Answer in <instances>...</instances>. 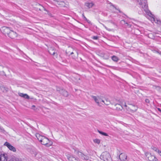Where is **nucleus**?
<instances>
[{"label":"nucleus","instance_id":"nucleus-1","mask_svg":"<svg viewBox=\"0 0 161 161\" xmlns=\"http://www.w3.org/2000/svg\"><path fill=\"white\" fill-rule=\"evenodd\" d=\"M66 53L73 59L77 61L78 58V50L75 48L69 47L66 50Z\"/></svg>","mask_w":161,"mask_h":161},{"label":"nucleus","instance_id":"nucleus-2","mask_svg":"<svg viewBox=\"0 0 161 161\" xmlns=\"http://www.w3.org/2000/svg\"><path fill=\"white\" fill-rule=\"evenodd\" d=\"M36 136L42 144L46 145L47 147H49L52 144V142L49 141V139L46 137L41 136L38 133H36Z\"/></svg>","mask_w":161,"mask_h":161},{"label":"nucleus","instance_id":"nucleus-3","mask_svg":"<svg viewBox=\"0 0 161 161\" xmlns=\"http://www.w3.org/2000/svg\"><path fill=\"white\" fill-rule=\"evenodd\" d=\"M124 106L126 110L131 112H135L138 109L137 106L128 103H125Z\"/></svg>","mask_w":161,"mask_h":161},{"label":"nucleus","instance_id":"nucleus-4","mask_svg":"<svg viewBox=\"0 0 161 161\" xmlns=\"http://www.w3.org/2000/svg\"><path fill=\"white\" fill-rule=\"evenodd\" d=\"M100 158L104 161H112V160L111 155L107 151L103 152L100 156Z\"/></svg>","mask_w":161,"mask_h":161},{"label":"nucleus","instance_id":"nucleus-5","mask_svg":"<svg viewBox=\"0 0 161 161\" xmlns=\"http://www.w3.org/2000/svg\"><path fill=\"white\" fill-rule=\"evenodd\" d=\"M48 52L50 54L53 56L54 59L57 58H58V53L57 50L53 47H51L48 49Z\"/></svg>","mask_w":161,"mask_h":161},{"label":"nucleus","instance_id":"nucleus-6","mask_svg":"<svg viewBox=\"0 0 161 161\" xmlns=\"http://www.w3.org/2000/svg\"><path fill=\"white\" fill-rule=\"evenodd\" d=\"M92 98L97 103V106L101 107L102 105H101V103L102 101V98L99 96H92Z\"/></svg>","mask_w":161,"mask_h":161},{"label":"nucleus","instance_id":"nucleus-7","mask_svg":"<svg viewBox=\"0 0 161 161\" xmlns=\"http://www.w3.org/2000/svg\"><path fill=\"white\" fill-rule=\"evenodd\" d=\"M145 155L149 161H157L158 160V159L155 156L152 155L149 152L146 153Z\"/></svg>","mask_w":161,"mask_h":161},{"label":"nucleus","instance_id":"nucleus-8","mask_svg":"<svg viewBox=\"0 0 161 161\" xmlns=\"http://www.w3.org/2000/svg\"><path fill=\"white\" fill-rule=\"evenodd\" d=\"M11 30L9 28L5 26L2 27L1 30V31L2 33L5 35H7L8 36L9 33H10Z\"/></svg>","mask_w":161,"mask_h":161},{"label":"nucleus","instance_id":"nucleus-9","mask_svg":"<svg viewBox=\"0 0 161 161\" xmlns=\"http://www.w3.org/2000/svg\"><path fill=\"white\" fill-rule=\"evenodd\" d=\"M19 95L21 97H23L24 99H26L27 100L31 99H33V97H30L27 95V94L23 93L21 92H19L18 93Z\"/></svg>","mask_w":161,"mask_h":161},{"label":"nucleus","instance_id":"nucleus-10","mask_svg":"<svg viewBox=\"0 0 161 161\" xmlns=\"http://www.w3.org/2000/svg\"><path fill=\"white\" fill-rule=\"evenodd\" d=\"M57 91L59 92L64 97H67L68 96V92L64 90L58 88L57 89Z\"/></svg>","mask_w":161,"mask_h":161},{"label":"nucleus","instance_id":"nucleus-11","mask_svg":"<svg viewBox=\"0 0 161 161\" xmlns=\"http://www.w3.org/2000/svg\"><path fill=\"white\" fill-rule=\"evenodd\" d=\"M57 4L61 7H68L69 3L67 2H64V1H56Z\"/></svg>","mask_w":161,"mask_h":161},{"label":"nucleus","instance_id":"nucleus-12","mask_svg":"<svg viewBox=\"0 0 161 161\" xmlns=\"http://www.w3.org/2000/svg\"><path fill=\"white\" fill-rule=\"evenodd\" d=\"M7 69L6 67L0 65V75H6L5 72Z\"/></svg>","mask_w":161,"mask_h":161},{"label":"nucleus","instance_id":"nucleus-13","mask_svg":"<svg viewBox=\"0 0 161 161\" xmlns=\"http://www.w3.org/2000/svg\"><path fill=\"white\" fill-rule=\"evenodd\" d=\"M4 145L7 146L10 150L14 152L16 151L15 148L11 145L9 143L6 142L5 143Z\"/></svg>","mask_w":161,"mask_h":161},{"label":"nucleus","instance_id":"nucleus-14","mask_svg":"<svg viewBox=\"0 0 161 161\" xmlns=\"http://www.w3.org/2000/svg\"><path fill=\"white\" fill-rule=\"evenodd\" d=\"M17 36V33L11 30L8 36L12 39H14Z\"/></svg>","mask_w":161,"mask_h":161},{"label":"nucleus","instance_id":"nucleus-15","mask_svg":"<svg viewBox=\"0 0 161 161\" xmlns=\"http://www.w3.org/2000/svg\"><path fill=\"white\" fill-rule=\"evenodd\" d=\"M119 158L121 161H127V156L125 153H121L119 155Z\"/></svg>","mask_w":161,"mask_h":161},{"label":"nucleus","instance_id":"nucleus-16","mask_svg":"<svg viewBox=\"0 0 161 161\" xmlns=\"http://www.w3.org/2000/svg\"><path fill=\"white\" fill-rule=\"evenodd\" d=\"M8 160L7 155L6 154H0V161H7Z\"/></svg>","mask_w":161,"mask_h":161},{"label":"nucleus","instance_id":"nucleus-17","mask_svg":"<svg viewBox=\"0 0 161 161\" xmlns=\"http://www.w3.org/2000/svg\"><path fill=\"white\" fill-rule=\"evenodd\" d=\"M102 102L104 104L108 105L111 103V102L109 98H105L104 99L102 98Z\"/></svg>","mask_w":161,"mask_h":161},{"label":"nucleus","instance_id":"nucleus-18","mask_svg":"<svg viewBox=\"0 0 161 161\" xmlns=\"http://www.w3.org/2000/svg\"><path fill=\"white\" fill-rule=\"evenodd\" d=\"M66 156L69 161H79L77 159L73 156L68 155Z\"/></svg>","mask_w":161,"mask_h":161},{"label":"nucleus","instance_id":"nucleus-19","mask_svg":"<svg viewBox=\"0 0 161 161\" xmlns=\"http://www.w3.org/2000/svg\"><path fill=\"white\" fill-rule=\"evenodd\" d=\"M115 107V109L117 111H121L122 110L123 108L120 104L117 103L114 105Z\"/></svg>","mask_w":161,"mask_h":161},{"label":"nucleus","instance_id":"nucleus-20","mask_svg":"<svg viewBox=\"0 0 161 161\" xmlns=\"http://www.w3.org/2000/svg\"><path fill=\"white\" fill-rule=\"evenodd\" d=\"M0 90L3 92H7L8 91V89L7 87L3 86H0Z\"/></svg>","mask_w":161,"mask_h":161},{"label":"nucleus","instance_id":"nucleus-21","mask_svg":"<svg viewBox=\"0 0 161 161\" xmlns=\"http://www.w3.org/2000/svg\"><path fill=\"white\" fill-rule=\"evenodd\" d=\"M94 5V3L92 2L91 3H85V5L88 8H92Z\"/></svg>","mask_w":161,"mask_h":161},{"label":"nucleus","instance_id":"nucleus-22","mask_svg":"<svg viewBox=\"0 0 161 161\" xmlns=\"http://www.w3.org/2000/svg\"><path fill=\"white\" fill-rule=\"evenodd\" d=\"M80 155L82 159H84L86 160H87L89 159V157L88 156L85 155L82 153H80Z\"/></svg>","mask_w":161,"mask_h":161},{"label":"nucleus","instance_id":"nucleus-23","mask_svg":"<svg viewBox=\"0 0 161 161\" xmlns=\"http://www.w3.org/2000/svg\"><path fill=\"white\" fill-rule=\"evenodd\" d=\"M121 22L122 24L125 25L126 26H127L129 27H131V25L129 24L127 22H126L124 20H121Z\"/></svg>","mask_w":161,"mask_h":161},{"label":"nucleus","instance_id":"nucleus-24","mask_svg":"<svg viewBox=\"0 0 161 161\" xmlns=\"http://www.w3.org/2000/svg\"><path fill=\"white\" fill-rule=\"evenodd\" d=\"M148 15L150 16V17L151 18V21L152 22L153 21H155V19L153 17V15H152V14L150 12H148L147 13Z\"/></svg>","mask_w":161,"mask_h":161},{"label":"nucleus","instance_id":"nucleus-25","mask_svg":"<svg viewBox=\"0 0 161 161\" xmlns=\"http://www.w3.org/2000/svg\"><path fill=\"white\" fill-rule=\"evenodd\" d=\"M112 59L115 62H117L119 59V58L116 56H113L112 57Z\"/></svg>","mask_w":161,"mask_h":161},{"label":"nucleus","instance_id":"nucleus-26","mask_svg":"<svg viewBox=\"0 0 161 161\" xmlns=\"http://www.w3.org/2000/svg\"><path fill=\"white\" fill-rule=\"evenodd\" d=\"M98 132L101 134L105 136H108V134L104 132L98 130Z\"/></svg>","mask_w":161,"mask_h":161},{"label":"nucleus","instance_id":"nucleus-27","mask_svg":"<svg viewBox=\"0 0 161 161\" xmlns=\"http://www.w3.org/2000/svg\"><path fill=\"white\" fill-rule=\"evenodd\" d=\"M93 142L95 143L99 144L100 143V140L98 139H95L93 140Z\"/></svg>","mask_w":161,"mask_h":161},{"label":"nucleus","instance_id":"nucleus-28","mask_svg":"<svg viewBox=\"0 0 161 161\" xmlns=\"http://www.w3.org/2000/svg\"><path fill=\"white\" fill-rule=\"evenodd\" d=\"M40 7L39 8V10L40 11H42L44 10L45 11L46 10V9L42 6H41L40 4L39 5Z\"/></svg>","mask_w":161,"mask_h":161},{"label":"nucleus","instance_id":"nucleus-29","mask_svg":"<svg viewBox=\"0 0 161 161\" xmlns=\"http://www.w3.org/2000/svg\"><path fill=\"white\" fill-rule=\"evenodd\" d=\"M154 87H155V89H157L158 91L161 92V88L158 86H154Z\"/></svg>","mask_w":161,"mask_h":161},{"label":"nucleus","instance_id":"nucleus-30","mask_svg":"<svg viewBox=\"0 0 161 161\" xmlns=\"http://www.w3.org/2000/svg\"><path fill=\"white\" fill-rule=\"evenodd\" d=\"M152 148L153 150H154L155 152H157L158 153V152L159 151V150L157 148L155 147H153Z\"/></svg>","mask_w":161,"mask_h":161},{"label":"nucleus","instance_id":"nucleus-31","mask_svg":"<svg viewBox=\"0 0 161 161\" xmlns=\"http://www.w3.org/2000/svg\"><path fill=\"white\" fill-rule=\"evenodd\" d=\"M45 11H46V12H47L46 13H45V14H48L49 16H52V14L51 13H50L48 11H47V10L46 9V10H45Z\"/></svg>","mask_w":161,"mask_h":161},{"label":"nucleus","instance_id":"nucleus-32","mask_svg":"<svg viewBox=\"0 0 161 161\" xmlns=\"http://www.w3.org/2000/svg\"><path fill=\"white\" fill-rule=\"evenodd\" d=\"M83 17L84 19L88 23H90V21L88 20H87V18L83 14H82Z\"/></svg>","mask_w":161,"mask_h":161},{"label":"nucleus","instance_id":"nucleus-33","mask_svg":"<svg viewBox=\"0 0 161 161\" xmlns=\"http://www.w3.org/2000/svg\"><path fill=\"white\" fill-rule=\"evenodd\" d=\"M31 108L34 110H36L37 109V108L34 105H33L32 106Z\"/></svg>","mask_w":161,"mask_h":161},{"label":"nucleus","instance_id":"nucleus-34","mask_svg":"<svg viewBox=\"0 0 161 161\" xmlns=\"http://www.w3.org/2000/svg\"><path fill=\"white\" fill-rule=\"evenodd\" d=\"M0 130H1V131L2 132H5V130H4V129L0 126Z\"/></svg>","mask_w":161,"mask_h":161},{"label":"nucleus","instance_id":"nucleus-35","mask_svg":"<svg viewBox=\"0 0 161 161\" xmlns=\"http://www.w3.org/2000/svg\"><path fill=\"white\" fill-rule=\"evenodd\" d=\"M92 39L94 40H97L98 39V37L97 36H93L92 37Z\"/></svg>","mask_w":161,"mask_h":161},{"label":"nucleus","instance_id":"nucleus-36","mask_svg":"<svg viewBox=\"0 0 161 161\" xmlns=\"http://www.w3.org/2000/svg\"><path fill=\"white\" fill-rule=\"evenodd\" d=\"M103 26L105 27V28L108 30V31H112V30L111 29H108L104 25H103Z\"/></svg>","mask_w":161,"mask_h":161},{"label":"nucleus","instance_id":"nucleus-37","mask_svg":"<svg viewBox=\"0 0 161 161\" xmlns=\"http://www.w3.org/2000/svg\"><path fill=\"white\" fill-rule=\"evenodd\" d=\"M145 102L147 103H149L150 102V101L148 99H146L145 100Z\"/></svg>","mask_w":161,"mask_h":161},{"label":"nucleus","instance_id":"nucleus-38","mask_svg":"<svg viewBox=\"0 0 161 161\" xmlns=\"http://www.w3.org/2000/svg\"><path fill=\"white\" fill-rule=\"evenodd\" d=\"M147 6L145 4L144 5V7L143 8L144 10H146V9H147Z\"/></svg>","mask_w":161,"mask_h":161},{"label":"nucleus","instance_id":"nucleus-39","mask_svg":"<svg viewBox=\"0 0 161 161\" xmlns=\"http://www.w3.org/2000/svg\"><path fill=\"white\" fill-rule=\"evenodd\" d=\"M159 154L160 156H161V151H160L158 152V153Z\"/></svg>","mask_w":161,"mask_h":161},{"label":"nucleus","instance_id":"nucleus-40","mask_svg":"<svg viewBox=\"0 0 161 161\" xmlns=\"http://www.w3.org/2000/svg\"><path fill=\"white\" fill-rule=\"evenodd\" d=\"M157 109L158 111L161 112V109L160 108H158Z\"/></svg>","mask_w":161,"mask_h":161},{"label":"nucleus","instance_id":"nucleus-41","mask_svg":"<svg viewBox=\"0 0 161 161\" xmlns=\"http://www.w3.org/2000/svg\"><path fill=\"white\" fill-rule=\"evenodd\" d=\"M153 86L152 88L153 89H156L155 87H154V86Z\"/></svg>","mask_w":161,"mask_h":161},{"label":"nucleus","instance_id":"nucleus-42","mask_svg":"<svg viewBox=\"0 0 161 161\" xmlns=\"http://www.w3.org/2000/svg\"><path fill=\"white\" fill-rule=\"evenodd\" d=\"M141 91V90H138L137 91V92H140V91Z\"/></svg>","mask_w":161,"mask_h":161},{"label":"nucleus","instance_id":"nucleus-43","mask_svg":"<svg viewBox=\"0 0 161 161\" xmlns=\"http://www.w3.org/2000/svg\"><path fill=\"white\" fill-rule=\"evenodd\" d=\"M8 161H14V160H9Z\"/></svg>","mask_w":161,"mask_h":161},{"label":"nucleus","instance_id":"nucleus-44","mask_svg":"<svg viewBox=\"0 0 161 161\" xmlns=\"http://www.w3.org/2000/svg\"><path fill=\"white\" fill-rule=\"evenodd\" d=\"M138 2H139V0H136Z\"/></svg>","mask_w":161,"mask_h":161},{"label":"nucleus","instance_id":"nucleus-45","mask_svg":"<svg viewBox=\"0 0 161 161\" xmlns=\"http://www.w3.org/2000/svg\"><path fill=\"white\" fill-rule=\"evenodd\" d=\"M140 1H141V0H140Z\"/></svg>","mask_w":161,"mask_h":161}]
</instances>
